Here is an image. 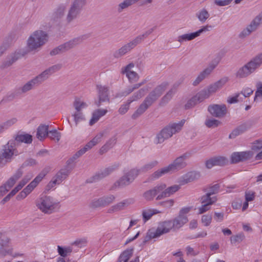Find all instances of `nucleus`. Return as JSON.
<instances>
[{
  "instance_id": "obj_1",
  "label": "nucleus",
  "mask_w": 262,
  "mask_h": 262,
  "mask_svg": "<svg viewBox=\"0 0 262 262\" xmlns=\"http://www.w3.org/2000/svg\"><path fill=\"white\" fill-rule=\"evenodd\" d=\"M168 85L167 82H164L157 86L145 97L142 103L132 116L133 119H136L142 115L162 95Z\"/></svg>"
},
{
  "instance_id": "obj_2",
  "label": "nucleus",
  "mask_w": 262,
  "mask_h": 262,
  "mask_svg": "<svg viewBox=\"0 0 262 262\" xmlns=\"http://www.w3.org/2000/svg\"><path fill=\"white\" fill-rule=\"evenodd\" d=\"M185 122V119H182L178 123H170L164 127L158 134L155 139L156 144L163 143L172 136L173 134L179 132Z\"/></svg>"
},
{
  "instance_id": "obj_3",
  "label": "nucleus",
  "mask_w": 262,
  "mask_h": 262,
  "mask_svg": "<svg viewBox=\"0 0 262 262\" xmlns=\"http://www.w3.org/2000/svg\"><path fill=\"white\" fill-rule=\"evenodd\" d=\"M262 64V53L257 55L240 68L236 73V76L239 78H246L253 73Z\"/></svg>"
},
{
  "instance_id": "obj_4",
  "label": "nucleus",
  "mask_w": 262,
  "mask_h": 262,
  "mask_svg": "<svg viewBox=\"0 0 262 262\" xmlns=\"http://www.w3.org/2000/svg\"><path fill=\"white\" fill-rule=\"evenodd\" d=\"M48 35L46 32L42 30H37L34 32L27 40L28 50L33 51L37 50L48 41Z\"/></svg>"
},
{
  "instance_id": "obj_5",
  "label": "nucleus",
  "mask_w": 262,
  "mask_h": 262,
  "mask_svg": "<svg viewBox=\"0 0 262 262\" xmlns=\"http://www.w3.org/2000/svg\"><path fill=\"white\" fill-rule=\"evenodd\" d=\"M91 36V34L88 33L75 37L54 48L50 52V54L51 56H55L60 53L65 52L82 43L83 41L88 39Z\"/></svg>"
},
{
  "instance_id": "obj_6",
  "label": "nucleus",
  "mask_w": 262,
  "mask_h": 262,
  "mask_svg": "<svg viewBox=\"0 0 262 262\" xmlns=\"http://www.w3.org/2000/svg\"><path fill=\"white\" fill-rule=\"evenodd\" d=\"M36 205L43 213L50 214L55 211L58 203L55 202L52 197L44 195L36 201Z\"/></svg>"
},
{
  "instance_id": "obj_7",
  "label": "nucleus",
  "mask_w": 262,
  "mask_h": 262,
  "mask_svg": "<svg viewBox=\"0 0 262 262\" xmlns=\"http://www.w3.org/2000/svg\"><path fill=\"white\" fill-rule=\"evenodd\" d=\"M17 147L13 141L10 140L6 144L2 146L0 155L5 164L11 163L16 156L19 155Z\"/></svg>"
},
{
  "instance_id": "obj_8",
  "label": "nucleus",
  "mask_w": 262,
  "mask_h": 262,
  "mask_svg": "<svg viewBox=\"0 0 262 262\" xmlns=\"http://www.w3.org/2000/svg\"><path fill=\"white\" fill-rule=\"evenodd\" d=\"M86 4L85 0H74L69 10L67 21L70 23L79 15L83 7Z\"/></svg>"
},
{
  "instance_id": "obj_9",
  "label": "nucleus",
  "mask_w": 262,
  "mask_h": 262,
  "mask_svg": "<svg viewBox=\"0 0 262 262\" xmlns=\"http://www.w3.org/2000/svg\"><path fill=\"white\" fill-rule=\"evenodd\" d=\"M190 156V153L185 152L177 158L172 163L167 166L170 172L178 171L184 168L187 166V163L185 161L189 158Z\"/></svg>"
},
{
  "instance_id": "obj_10",
  "label": "nucleus",
  "mask_w": 262,
  "mask_h": 262,
  "mask_svg": "<svg viewBox=\"0 0 262 262\" xmlns=\"http://www.w3.org/2000/svg\"><path fill=\"white\" fill-rule=\"evenodd\" d=\"M28 52L24 49L16 50L14 53H12L7 56L6 59L2 63L0 67L1 69H4L9 67L18 59L23 57Z\"/></svg>"
},
{
  "instance_id": "obj_11",
  "label": "nucleus",
  "mask_w": 262,
  "mask_h": 262,
  "mask_svg": "<svg viewBox=\"0 0 262 262\" xmlns=\"http://www.w3.org/2000/svg\"><path fill=\"white\" fill-rule=\"evenodd\" d=\"M98 99L94 101L95 104L99 107L103 102H110L109 89L106 86L97 85Z\"/></svg>"
},
{
  "instance_id": "obj_12",
  "label": "nucleus",
  "mask_w": 262,
  "mask_h": 262,
  "mask_svg": "<svg viewBox=\"0 0 262 262\" xmlns=\"http://www.w3.org/2000/svg\"><path fill=\"white\" fill-rule=\"evenodd\" d=\"M116 197L113 194L104 195L97 199L93 200L90 204L92 208L105 207L112 204L115 200Z\"/></svg>"
},
{
  "instance_id": "obj_13",
  "label": "nucleus",
  "mask_w": 262,
  "mask_h": 262,
  "mask_svg": "<svg viewBox=\"0 0 262 262\" xmlns=\"http://www.w3.org/2000/svg\"><path fill=\"white\" fill-rule=\"evenodd\" d=\"M61 66L59 64L54 65L43 71L41 73L33 78L37 85L46 80L50 75L59 70Z\"/></svg>"
},
{
  "instance_id": "obj_14",
  "label": "nucleus",
  "mask_w": 262,
  "mask_h": 262,
  "mask_svg": "<svg viewBox=\"0 0 262 262\" xmlns=\"http://www.w3.org/2000/svg\"><path fill=\"white\" fill-rule=\"evenodd\" d=\"M220 58L215 59L211 61L207 68L204 70L196 77L195 80L193 82L192 84L194 86L198 85L206 77L208 76L213 70L215 68L220 62Z\"/></svg>"
},
{
  "instance_id": "obj_15",
  "label": "nucleus",
  "mask_w": 262,
  "mask_h": 262,
  "mask_svg": "<svg viewBox=\"0 0 262 262\" xmlns=\"http://www.w3.org/2000/svg\"><path fill=\"white\" fill-rule=\"evenodd\" d=\"M220 58L215 59L211 61L207 68L204 70L196 77L195 80L193 82L192 84L194 86L198 85L206 77L208 76L213 70L215 68L220 62Z\"/></svg>"
},
{
  "instance_id": "obj_16",
  "label": "nucleus",
  "mask_w": 262,
  "mask_h": 262,
  "mask_svg": "<svg viewBox=\"0 0 262 262\" xmlns=\"http://www.w3.org/2000/svg\"><path fill=\"white\" fill-rule=\"evenodd\" d=\"M262 21V13L257 16L248 25L247 28L244 29L239 34L240 38H244L249 35L251 32L255 31Z\"/></svg>"
},
{
  "instance_id": "obj_17",
  "label": "nucleus",
  "mask_w": 262,
  "mask_h": 262,
  "mask_svg": "<svg viewBox=\"0 0 262 262\" xmlns=\"http://www.w3.org/2000/svg\"><path fill=\"white\" fill-rule=\"evenodd\" d=\"M139 44V42L135 38L134 39L125 44L120 49L115 51L113 53V56L115 58H119L123 55H125L126 53L129 52L132 49L135 48V47H136Z\"/></svg>"
},
{
  "instance_id": "obj_18",
  "label": "nucleus",
  "mask_w": 262,
  "mask_h": 262,
  "mask_svg": "<svg viewBox=\"0 0 262 262\" xmlns=\"http://www.w3.org/2000/svg\"><path fill=\"white\" fill-rule=\"evenodd\" d=\"M253 156L251 151L234 152L231 156V163L236 164L250 160Z\"/></svg>"
},
{
  "instance_id": "obj_19",
  "label": "nucleus",
  "mask_w": 262,
  "mask_h": 262,
  "mask_svg": "<svg viewBox=\"0 0 262 262\" xmlns=\"http://www.w3.org/2000/svg\"><path fill=\"white\" fill-rule=\"evenodd\" d=\"M119 164L111 165L105 168L103 170H101L98 172V173H96L95 175L90 178L88 182L89 183H93L99 181L110 174L114 170L117 169L119 167Z\"/></svg>"
},
{
  "instance_id": "obj_20",
  "label": "nucleus",
  "mask_w": 262,
  "mask_h": 262,
  "mask_svg": "<svg viewBox=\"0 0 262 262\" xmlns=\"http://www.w3.org/2000/svg\"><path fill=\"white\" fill-rule=\"evenodd\" d=\"M208 111L210 114L216 118H222L227 113V109L225 104H212L208 107Z\"/></svg>"
},
{
  "instance_id": "obj_21",
  "label": "nucleus",
  "mask_w": 262,
  "mask_h": 262,
  "mask_svg": "<svg viewBox=\"0 0 262 262\" xmlns=\"http://www.w3.org/2000/svg\"><path fill=\"white\" fill-rule=\"evenodd\" d=\"M166 187V185L165 184L158 185L152 189L146 191L143 194V197L146 201H151L158 193H161Z\"/></svg>"
},
{
  "instance_id": "obj_22",
  "label": "nucleus",
  "mask_w": 262,
  "mask_h": 262,
  "mask_svg": "<svg viewBox=\"0 0 262 262\" xmlns=\"http://www.w3.org/2000/svg\"><path fill=\"white\" fill-rule=\"evenodd\" d=\"M133 67H134V64L130 63L122 68L121 70V73L123 74H125L129 82L131 83L137 81L139 78V76L136 72L130 70Z\"/></svg>"
},
{
  "instance_id": "obj_23",
  "label": "nucleus",
  "mask_w": 262,
  "mask_h": 262,
  "mask_svg": "<svg viewBox=\"0 0 262 262\" xmlns=\"http://www.w3.org/2000/svg\"><path fill=\"white\" fill-rule=\"evenodd\" d=\"M183 80L182 79L180 81H177L173 84L170 90H169L168 92L161 99L160 103L161 105L165 104L171 99L173 95L176 93L178 88L181 84Z\"/></svg>"
},
{
  "instance_id": "obj_24",
  "label": "nucleus",
  "mask_w": 262,
  "mask_h": 262,
  "mask_svg": "<svg viewBox=\"0 0 262 262\" xmlns=\"http://www.w3.org/2000/svg\"><path fill=\"white\" fill-rule=\"evenodd\" d=\"M171 230L174 231V227L172 220H168L162 222L156 231L157 234L160 236L163 234L169 232Z\"/></svg>"
},
{
  "instance_id": "obj_25",
  "label": "nucleus",
  "mask_w": 262,
  "mask_h": 262,
  "mask_svg": "<svg viewBox=\"0 0 262 262\" xmlns=\"http://www.w3.org/2000/svg\"><path fill=\"white\" fill-rule=\"evenodd\" d=\"M134 203L133 199H128L123 200L122 202L112 206L108 210V212L111 213L114 212L123 210L125 207Z\"/></svg>"
},
{
  "instance_id": "obj_26",
  "label": "nucleus",
  "mask_w": 262,
  "mask_h": 262,
  "mask_svg": "<svg viewBox=\"0 0 262 262\" xmlns=\"http://www.w3.org/2000/svg\"><path fill=\"white\" fill-rule=\"evenodd\" d=\"M220 188V184H215L212 186H209L208 188H204L203 191L205 192L208 191V192L206 194L202 196V202H206L208 200H212V197H211V195L217 193L219 192Z\"/></svg>"
},
{
  "instance_id": "obj_27",
  "label": "nucleus",
  "mask_w": 262,
  "mask_h": 262,
  "mask_svg": "<svg viewBox=\"0 0 262 262\" xmlns=\"http://www.w3.org/2000/svg\"><path fill=\"white\" fill-rule=\"evenodd\" d=\"M11 141H13V143H15L16 146L17 147L19 146L21 143H25L27 144H30L32 142V136L31 135L25 134H18L15 136L14 139H11Z\"/></svg>"
},
{
  "instance_id": "obj_28",
  "label": "nucleus",
  "mask_w": 262,
  "mask_h": 262,
  "mask_svg": "<svg viewBox=\"0 0 262 262\" xmlns=\"http://www.w3.org/2000/svg\"><path fill=\"white\" fill-rule=\"evenodd\" d=\"M72 167L67 166L64 168H62L59 170L53 178L57 182V184H60L64 180H65L71 173Z\"/></svg>"
},
{
  "instance_id": "obj_29",
  "label": "nucleus",
  "mask_w": 262,
  "mask_h": 262,
  "mask_svg": "<svg viewBox=\"0 0 262 262\" xmlns=\"http://www.w3.org/2000/svg\"><path fill=\"white\" fill-rule=\"evenodd\" d=\"M180 189V186L178 185H172L166 189L165 188L162 191H161V193L157 196L156 200H160L164 198L169 197L171 194L178 191Z\"/></svg>"
},
{
  "instance_id": "obj_30",
  "label": "nucleus",
  "mask_w": 262,
  "mask_h": 262,
  "mask_svg": "<svg viewBox=\"0 0 262 262\" xmlns=\"http://www.w3.org/2000/svg\"><path fill=\"white\" fill-rule=\"evenodd\" d=\"M227 81L228 78L224 77L215 82L213 84L210 85L205 89L209 93V95L210 96L212 93H215L218 89L222 88Z\"/></svg>"
},
{
  "instance_id": "obj_31",
  "label": "nucleus",
  "mask_w": 262,
  "mask_h": 262,
  "mask_svg": "<svg viewBox=\"0 0 262 262\" xmlns=\"http://www.w3.org/2000/svg\"><path fill=\"white\" fill-rule=\"evenodd\" d=\"M201 176L200 173L198 171H190L187 173L183 176L181 181V185H185L188 183L191 182L195 180L198 179Z\"/></svg>"
},
{
  "instance_id": "obj_32",
  "label": "nucleus",
  "mask_w": 262,
  "mask_h": 262,
  "mask_svg": "<svg viewBox=\"0 0 262 262\" xmlns=\"http://www.w3.org/2000/svg\"><path fill=\"white\" fill-rule=\"evenodd\" d=\"M10 241V238L4 233L0 232V254H4L7 252Z\"/></svg>"
},
{
  "instance_id": "obj_33",
  "label": "nucleus",
  "mask_w": 262,
  "mask_h": 262,
  "mask_svg": "<svg viewBox=\"0 0 262 262\" xmlns=\"http://www.w3.org/2000/svg\"><path fill=\"white\" fill-rule=\"evenodd\" d=\"M188 222V220L186 216L179 215L172 221L174 227V231L179 230Z\"/></svg>"
},
{
  "instance_id": "obj_34",
  "label": "nucleus",
  "mask_w": 262,
  "mask_h": 262,
  "mask_svg": "<svg viewBox=\"0 0 262 262\" xmlns=\"http://www.w3.org/2000/svg\"><path fill=\"white\" fill-rule=\"evenodd\" d=\"M169 170L167 166L164 167L160 169L155 171L152 173L148 178V182L154 181L156 179H159L163 175L169 173Z\"/></svg>"
},
{
  "instance_id": "obj_35",
  "label": "nucleus",
  "mask_w": 262,
  "mask_h": 262,
  "mask_svg": "<svg viewBox=\"0 0 262 262\" xmlns=\"http://www.w3.org/2000/svg\"><path fill=\"white\" fill-rule=\"evenodd\" d=\"M169 170L167 166L164 167L160 169L155 171L152 173L148 178V182L154 181L156 179H159L163 175L169 173Z\"/></svg>"
},
{
  "instance_id": "obj_36",
  "label": "nucleus",
  "mask_w": 262,
  "mask_h": 262,
  "mask_svg": "<svg viewBox=\"0 0 262 262\" xmlns=\"http://www.w3.org/2000/svg\"><path fill=\"white\" fill-rule=\"evenodd\" d=\"M49 126L43 124L40 125L37 129L36 137L40 141L48 137Z\"/></svg>"
},
{
  "instance_id": "obj_37",
  "label": "nucleus",
  "mask_w": 262,
  "mask_h": 262,
  "mask_svg": "<svg viewBox=\"0 0 262 262\" xmlns=\"http://www.w3.org/2000/svg\"><path fill=\"white\" fill-rule=\"evenodd\" d=\"M217 201L216 196H212V200H208L206 202L203 203L202 197L200 198V202L203 204L199 209V214H202L210 209V206L213 204Z\"/></svg>"
},
{
  "instance_id": "obj_38",
  "label": "nucleus",
  "mask_w": 262,
  "mask_h": 262,
  "mask_svg": "<svg viewBox=\"0 0 262 262\" xmlns=\"http://www.w3.org/2000/svg\"><path fill=\"white\" fill-rule=\"evenodd\" d=\"M107 111L106 110L98 109L94 111L93 113L92 118L90 121V125H93L96 122H97L100 117L103 116L106 114Z\"/></svg>"
},
{
  "instance_id": "obj_39",
  "label": "nucleus",
  "mask_w": 262,
  "mask_h": 262,
  "mask_svg": "<svg viewBox=\"0 0 262 262\" xmlns=\"http://www.w3.org/2000/svg\"><path fill=\"white\" fill-rule=\"evenodd\" d=\"M247 130V126L245 124L238 126L234 128L229 135V138L234 139L237 136L245 133Z\"/></svg>"
},
{
  "instance_id": "obj_40",
  "label": "nucleus",
  "mask_w": 262,
  "mask_h": 262,
  "mask_svg": "<svg viewBox=\"0 0 262 262\" xmlns=\"http://www.w3.org/2000/svg\"><path fill=\"white\" fill-rule=\"evenodd\" d=\"M65 11V7L63 6L59 7L56 11L53 14V20L58 24L60 18L63 16Z\"/></svg>"
},
{
  "instance_id": "obj_41",
  "label": "nucleus",
  "mask_w": 262,
  "mask_h": 262,
  "mask_svg": "<svg viewBox=\"0 0 262 262\" xmlns=\"http://www.w3.org/2000/svg\"><path fill=\"white\" fill-rule=\"evenodd\" d=\"M23 93L19 88L15 89L12 92L7 94L5 97L6 101H11L19 97Z\"/></svg>"
},
{
  "instance_id": "obj_42",
  "label": "nucleus",
  "mask_w": 262,
  "mask_h": 262,
  "mask_svg": "<svg viewBox=\"0 0 262 262\" xmlns=\"http://www.w3.org/2000/svg\"><path fill=\"white\" fill-rule=\"evenodd\" d=\"M147 91V89L142 88L137 92H135L133 96L130 97L128 100L130 102H132L134 101H137L141 98L145 94L146 92Z\"/></svg>"
},
{
  "instance_id": "obj_43",
  "label": "nucleus",
  "mask_w": 262,
  "mask_h": 262,
  "mask_svg": "<svg viewBox=\"0 0 262 262\" xmlns=\"http://www.w3.org/2000/svg\"><path fill=\"white\" fill-rule=\"evenodd\" d=\"M134 4H135V3L133 0H124L117 6V10L118 12L121 13L124 10L128 8Z\"/></svg>"
},
{
  "instance_id": "obj_44",
  "label": "nucleus",
  "mask_w": 262,
  "mask_h": 262,
  "mask_svg": "<svg viewBox=\"0 0 262 262\" xmlns=\"http://www.w3.org/2000/svg\"><path fill=\"white\" fill-rule=\"evenodd\" d=\"M35 86H37V84L36 83L34 79H32L27 82L23 86L19 87V88L23 94L32 90Z\"/></svg>"
},
{
  "instance_id": "obj_45",
  "label": "nucleus",
  "mask_w": 262,
  "mask_h": 262,
  "mask_svg": "<svg viewBox=\"0 0 262 262\" xmlns=\"http://www.w3.org/2000/svg\"><path fill=\"white\" fill-rule=\"evenodd\" d=\"M196 34L195 32H192L188 34H185L180 35L178 38V41L180 42H182L186 41H190L197 37Z\"/></svg>"
},
{
  "instance_id": "obj_46",
  "label": "nucleus",
  "mask_w": 262,
  "mask_h": 262,
  "mask_svg": "<svg viewBox=\"0 0 262 262\" xmlns=\"http://www.w3.org/2000/svg\"><path fill=\"white\" fill-rule=\"evenodd\" d=\"M132 182L130 181L129 179L124 174L122 176L117 182H116L114 185L115 186H119L120 187H124L131 184Z\"/></svg>"
},
{
  "instance_id": "obj_47",
  "label": "nucleus",
  "mask_w": 262,
  "mask_h": 262,
  "mask_svg": "<svg viewBox=\"0 0 262 262\" xmlns=\"http://www.w3.org/2000/svg\"><path fill=\"white\" fill-rule=\"evenodd\" d=\"M199 20L202 23H204L209 17L210 14L205 9H203L196 14Z\"/></svg>"
},
{
  "instance_id": "obj_48",
  "label": "nucleus",
  "mask_w": 262,
  "mask_h": 262,
  "mask_svg": "<svg viewBox=\"0 0 262 262\" xmlns=\"http://www.w3.org/2000/svg\"><path fill=\"white\" fill-rule=\"evenodd\" d=\"M213 158L216 166H224L229 163L228 159L225 157L216 156Z\"/></svg>"
},
{
  "instance_id": "obj_49",
  "label": "nucleus",
  "mask_w": 262,
  "mask_h": 262,
  "mask_svg": "<svg viewBox=\"0 0 262 262\" xmlns=\"http://www.w3.org/2000/svg\"><path fill=\"white\" fill-rule=\"evenodd\" d=\"M159 213V211L155 209H147L144 210L142 211L143 219L144 222L149 220L151 217L157 213Z\"/></svg>"
},
{
  "instance_id": "obj_50",
  "label": "nucleus",
  "mask_w": 262,
  "mask_h": 262,
  "mask_svg": "<svg viewBox=\"0 0 262 262\" xmlns=\"http://www.w3.org/2000/svg\"><path fill=\"white\" fill-rule=\"evenodd\" d=\"M209 93L205 89L201 90L195 95V98L199 103L202 102L205 99L209 98Z\"/></svg>"
},
{
  "instance_id": "obj_51",
  "label": "nucleus",
  "mask_w": 262,
  "mask_h": 262,
  "mask_svg": "<svg viewBox=\"0 0 262 262\" xmlns=\"http://www.w3.org/2000/svg\"><path fill=\"white\" fill-rule=\"evenodd\" d=\"M134 248L132 247L124 250L120 254V259L122 258L124 259V261L127 262L129 259L132 256L134 252Z\"/></svg>"
},
{
  "instance_id": "obj_52",
  "label": "nucleus",
  "mask_w": 262,
  "mask_h": 262,
  "mask_svg": "<svg viewBox=\"0 0 262 262\" xmlns=\"http://www.w3.org/2000/svg\"><path fill=\"white\" fill-rule=\"evenodd\" d=\"M221 124V122L215 119H207L205 122V125L208 128H214L217 127Z\"/></svg>"
},
{
  "instance_id": "obj_53",
  "label": "nucleus",
  "mask_w": 262,
  "mask_h": 262,
  "mask_svg": "<svg viewBox=\"0 0 262 262\" xmlns=\"http://www.w3.org/2000/svg\"><path fill=\"white\" fill-rule=\"evenodd\" d=\"M48 136L51 140H56V142H58L61 138V133L56 129H53L49 132Z\"/></svg>"
},
{
  "instance_id": "obj_54",
  "label": "nucleus",
  "mask_w": 262,
  "mask_h": 262,
  "mask_svg": "<svg viewBox=\"0 0 262 262\" xmlns=\"http://www.w3.org/2000/svg\"><path fill=\"white\" fill-rule=\"evenodd\" d=\"M155 28L156 27H154L145 32L143 34L137 36L136 37H135L136 39L137 40L139 43H140L143 40H144V39L147 38V36L154 31Z\"/></svg>"
},
{
  "instance_id": "obj_55",
  "label": "nucleus",
  "mask_w": 262,
  "mask_h": 262,
  "mask_svg": "<svg viewBox=\"0 0 262 262\" xmlns=\"http://www.w3.org/2000/svg\"><path fill=\"white\" fill-rule=\"evenodd\" d=\"M139 170L137 169H132L124 174L127 178L129 179L131 182H133L136 177L138 176Z\"/></svg>"
},
{
  "instance_id": "obj_56",
  "label": "nucleus",
  "mask_w": 262,
  "mask_h": 262,
  "mask_svg": "<svg viewBox=\"0 0 262 262\" xmlns=\"http://www.w3.org/2000/svg\"><path fill=\"white\" fill-rule=\"evenodd\" d=\"M158 162L157 161L150 162L142 166L139 170V171L146 172L150 170L153 167L157 165Z\"/></svg>"
},
{
  "instance_id": "obj_57",
  "label": "nucleus",
  "mask_w": 262,
  "mask_h": 262,
  "mask_svg": "<svg viewBox=\"0 0 262 262\" xmlns=\"http://www.w3.org/2000/svg\"><path fill=\"white\" fill-rule=\"evenodd\" d=\"M74 106L77 112H80L81 110L87 106L86 103L82 102L79 99H76L74 102Z\"/></svg>"
},
{
  "instance_id": "obj_58",
  "label": "nucleus",
  "mask_w": 262,
  "mask_h": 262,
  "mask_svg": "<svg viewBox=\"0 0 262 262\" xmlns=\"http://www.w3.org/2000/svg\"><path fill=\"white\" fill-rule=\"evenodd\" d=\"M158 237H159V236L157 234L156 231H151V230H149L147 233L146 236L144 237L143 241H142V244H145L146 242L151 239L152 238H157Z\"/></svg>"
},
{
  "instance_id": "obj_59",
  "label": "nucleus",
  "mask_w": 262,
  "mask_h": 262,
  "mask_svg": "<svg viewBox=\"0 0 262 262\" xmlns=\"http://www.w3.org/2000/svg\"><path fill=\"white\" fill-rule=\"evenodd\" d=\"M199 101L195 98V96L192 97L189 100H188L187 103L185 105V110H189L194 107L196 104L199 103Z\"/></svg>"
},
{
  "instance_id": "obj_60",
  "label": "nucleus",
  "mask_w": 262,
  "mask_h": 262,
  "mask_svg": "<svg viewBox=\"0 0 262 262\" xmlns=\"http://www.w3.org/2000/svg\"><path fill=\"white\" fill-rule=\"evenodd\" d=\"M16 118H13L1 124L5 130L7 129L17 122Z\"/></svg>"
},
{
  "instance_id": "obj_61",
  "label": "nucleus",
  "mask_w": 262,
  "mask_h": 262,
  "mask_svg": "<svg viewBox=\"0 0 262 262\" xmlns=\"http://www.w3.org/2000/svg\"><path fill=\"white\" fill-rule=\"evenodd\" d=\"M47 174V172L45 171H41L32 182L33 185L36 186L37 184L42 180V179Z\"/></svg>"
},
{
  "instance_id": "obj_62",
  "label": "nucleus",
  "mask_w": 262,
  "mask_h": 262,
  "mask_svg": "<svg viewBox=\"0 0 262 262\" xmlns=\"http://www.w3.org/2000/svg\"><path fill=\"white\" fill-rule=\"evenodd\" d=\"M262 148V138L254 141L251 149L254 151H258Z\"/></svg>"
},
{
  "instance_id": "obj_63",
  "label": "nucleus",
  "mask_w": 262,
  "mask_h": 262,
  "mask_svg": "<svg viewBox=\"0 0 262 262\" xmlns=\"http://www.w3.org/2000/svg\"><path fill=\"white\" fill-rule=\"evenodd\" d=\"M212 215L210 214L204 215L202 217V222L204 224V226H209L212 221Z\"/></svg>"
},
{
  "instance_id": "obj_64",
  "label": "nucleus",
  "mask_w": 262,
  "mask_h": 262,
  "mask_svg": "<svg viewBox=\"0 0 262 262\" xmlns=\"http://www.w3.org/2000/svg\"><path fill=\"white\" fill-rule=\"evenodd\" d=\"M245 238L243 234H238L234 236H232L230 238L231 242L232 243H235L236 242H241Z\"/></svg>"
}]
</instances>
